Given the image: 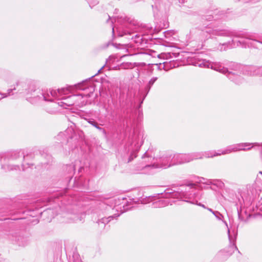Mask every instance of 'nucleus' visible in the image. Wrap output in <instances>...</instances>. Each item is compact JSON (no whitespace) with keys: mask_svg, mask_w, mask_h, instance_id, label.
<instances>
[{"mask_svg":"<svg viewBox=\"0 0 262 262\" xmlns=\"http://www.w3.org/2000/svg\"><path fill=\"white\" fill-rule=\"evenodd\" d=\"M210 155H212L211 152H207ZM206 152L204 155L201 153H193L189 154H177L170 155L162 157V167L163 168H167L171 166L178 164H182L185 163L189 162L194 159H198L205 157Z\"/></svg>","mask_w":262,"mask_h":262,"instance_id":"1","label":"nucleus"},{"mask_svg":"<svg viewBox=\"0 0 262 262\" xmlns=\"http://www.w3.org/2000/svg\"><path fill=\"white\" fill-rule=\"evenodd\" d=\"M193 65L196 67L211 68V69H213L214 70L226 75L229 79L233 81L235 83L237 84L242 83V79L240 76L232 72L228 71V70L223 67L220 62H211L206 60H202L195 61L193 62Z\"/></svg>","mask_w":262,"mask_h":262,"instance_id":"2","label":"nucleus"},{"mask_svg":"<svg viewBox=\"0 0 262 262\" xmlns=\"http://www.w3.org/2000/svg\"><path fill=\"white\" fill-rule=\"evenodd\" d=\"M253 146H262V143L259 144L258 143H239L235 145H232L228 147L226 149L224 150L222 152L219 151L218 152H215L213 155H210L209 153H206L205 157L206 158H212L216 156H220L221 155H225L231 153L232 152H235L239 150H248L251 149Z\"/></svg>","mask_w":262,"mask_h":262,"instance_id":"3","label":"nucleus"},{"mask_svg":"<svg viewBox=\"0 0 262 262\" xmlns=\"http://www.w3.org/2000/svg\"><path fill=\"white\" fill-rule=\"evenodd\" d=\"M165 194L171 195L172 197L178 198L179 200L184 202L190 203L191 204H196L205 209L207 207L201 203H198V201H194L195 198V193L193 192H188L186 191L172 192L171 190L168 189L166 191Z\"/></svg>","mask_w":262,"mask_h":262,"instance_id":"4","label":"nucleus"},{"mask_svg":"<svg viewBox=\"0 0 262 262\" xmlns=\"http://www.w3.org/2000/svg\"><path fill=\"white\" fill-rule=\"evenodd\" d=\"M67 91L64 89H58L57 90H47L46 93H42L40 91H39V95H37V101H52L53 98H57L62 95L66 94Z\"/></svg>","mask_w":262,"mask_h":262,"instance_id":"5","label":"nucleus"},{"mask_svg":"<svg viewBox=\"0 0 262 262\" xmlns=\"http://www.w3.org/2000/svg\"><path fill=\"white\" fill-rule=\"evenodd\" d=\"M162 158L158 160L155 159L149 154V151H146L142 157V166L141 168H144L148 167H152L154 168H163L162 166Z\"/></svg>","mask_w":262,"mask_h":262,"instance_id":"6","label":"nucleus"},{"mask_svg":"<svg viewBox=\"0 0 262 262\" xmlns=\"http://www.w3.org/2000/svg\"><path fill=\"white\" fill-rule=\"evenodd\" d=\"M20 86L25 87L26 95H31L33 96L30 100L31 102L33 103L37 101V95H39L38 91L40 90L36 89V85L35 82L29 81L27 83L26 82V83H22Z\"/></svg>","mask_w":262,"mask_h":262,"instance_id":"7","label":"nucleus"},{"mask_svg":"<svg viewBox=\"0 0 262 262\" xmlns=\"http://www.w3.org/2000/svg\"><path fill=\"white\" fill-rule=\"evenodd\" d=\"M199 32L201 39H205L213 37L214 35L225 36L227 35V33L225 31L213 30L210 28H206L204 30L199 31Z\"/></svg>","mask_w":262,"mask_h":262,"instance_id":"8","label":"nucleus"},{"mask_svg":"<svg viewBox=\"0 0 262 262\" xmlns=\"http://www.w3.org/2000/svg\"><path fill=\"white\" fill-rule=\"evenodd\" d=\"M168 189L170 190V189H169V188L166 189L165 190L164 193L162 194L163 197L165 198V199L159 200V201H156V202H155L154 203V205L155 207H165V206L168 205L169 204H170V202L168 200V198H171L177 199V198L172 197L171 195H167L165 194L166 191ZM171 191L176 192V191H172L171 189ZM178 199H179L178 198Z\"/></svg>","mask_w":262,"mask_h":262,"instance_id":"9","label":"nucleus"},{"mask_svg":"<svg viewBox=\"0 0 262 262\" xmlns=\"http://www.w3.org/2000/svg\"><path fill=\"white\" fill-rule=\"evenodd\" d=\"M79 96L71 95L67 97H62L61 99L62 101L59 103L60 106L66 108L68 106H70L75 104V102Z\"/></svg>","mask_w":262,"mask_h":262,"instance_id":"10","label":"nucleus"},{"mask_svg":"<svg viewBox=\"0 0 262 262\" xmlns=\"http://www.w3.org/2000/svg\"><path fill=\"white\" fill-rule=\"evenodd\" d=\"M89 89H90V91L89 93L88 94H80L78 95H73V96H79V98H77V100L75 102V104L77 106H82L83 105H85L86 103V102L84 101H82V99L84 97H85L86 98L90 97L91 96V94H93V92L94 91V89L93 87L91 86L90 88H88Z\"/></svg>","mask_w":262,"mask_h":262,"instance_id":"11","label":"nucleus"},{"mask_svg":"<svg viewBox=\"0 0 262 262\" xmlns=\"http://www.w3.org/2000/svg\"><path fill=\"white\" fill-rule=\"evenodd\" d=\"M246 73L250 76H262V67L250 66L246 68Z\"/></svg>","mask_w":262,"mask_h":262,"instance_id":"12","label":"nucleus"},{"mask_svg":"<svg viewBox=\"0 0 262 262\" xmlns=\"http://www.w3.org/2000/svg\"><path fill=\"white\" fill-rule=\"evenodd\" d=\"M22 83H26V82H19V81L17 82L16 83V84L14 85V88L10 89L8 90V91H7L8 95H10L11 93L14 90H16L17 93H19V94L24 93L25 94H26V91H25V87H23V86H20Z\"/></svg>","mask_w":262,"mask_h":262,"instance_id":"13","label":"nucleus"},{"mask_svg":"<svg viewBox=\"0 0 262 262\" xmlns=\"http://www.w3.org/2000/svg\"><path fill=\"white\" fill-rule=\"evenodd\" d=\"M143 135L142 133H139L138 135H136V134L135 133L134 135L133 144H135V146L136 147L141 146L142 145L143 143Z\"/></svg>","mask_w":262,"mask_h":262,"instance_id":"14","label":"nucleus"},{"mask_svg":"<svg viewBox=\"0 0 262 262\" xmlns=\"http://www.w3.org/2000/svg\"><path fill=\"white\" fill-rule=\"evenodd\" d=\"M2 168L4 169L5 171L17 170L19 169V166L17 165H3Z\"/></svg>","mask_w":262,"mask_h":262,"instance_id":"15","label":"nucleus"},{"mask_svg":"<svg viewBox=\"0 0 262 262\" xmlns=\"http://www.w3.org/2000/svg\"><path fill=\"white\" fill-rule=\"evenodd\" d=\"M88 122L90 124H91L92 125H93V126L95 127L96 128H97L98 130H99L100 131H102L103 133L105 134V130L102 128V127H100L99 125H98V124L94 120H93V119H88Z\"/></svg>","mask_w":262,"mask_h":262,"instance_id":"16","label":"nucleus"},{"mask_svg":"<svg viewBox=\"0 0 262 262\" xmlns=\"http://www.w3.org/2000/svg\"><path fill=\"white\" fill-rule=\"evenodd\" d=\"M158 78L156 77H152L148 82L147 84L146 85L145 87V90L147 92V93H148L151 87V86L154 84V83L156 82V81L157 80Z\"/></svg>","mask_w":262,"mask_h":262,"instance_id":"17","label":"nucleus"},{"mask_svg":"<svg viewBox=\"0 0 262 262\" xmlns=\"http://www.w3.org/2000/svg\"><path fill=\"white\" fill-rule=\"evenodd\" d=\"M113 217L114 216H110L107 218H102L101 220H99L98 223L99 225H100V224H102L105 225L106 224H107Z\"/></svg>","mask_w":262,"mask_h":262,"instance_id":"18","label":"nucleus"},{"mask_svg":"<svg viewBox=\"0 0 262 262\" xmlns=\"http://www.w3.org/2000/svg\"><path fill=\"white\" fill-rule=\"evenodd\" d=\"M84 215V214H81L80 216H78L77 215H73V216H72L71 218H72L73 220V222L77 223L78 221H82ZM71 222H72V221Z\"/></svg>","mask_w":262,"mask_h":262,"instance_id":"19","label":"nucleus"},{"mask_svg":"<svg viewBox=\"0 0 262 262\" xmlns=\"http://www.w3.org/2000/svg\"><path fill=\"white\" fill-rule=\"evenodd\" d=\"M23 156V158L25 159V156L24 155L23 153H21L20 151L19 152H15L14 153V156L12 158V159H17V158L19 157L20 156Z\"/></svg>","mask_w":262,"mask_h":262,"instance_id":"20","label":"nucleus"},{"mask_svg":"<svg viewBox=\"0 0 262 262\" xmlns=\"http://www.w3.org/2000/svg\"><path fill=\"white\" fill-rule=\"evenodd\" d=\"M213 214L216 217V218L217 219H218L219 220H222V218H223V216L222 215V214H221L218 211H215V212H213Z\"/></svg>","mask_w":262,"mask_h":262,"instance_id":"21","label":"nucleus"},{"mask_svg":"<svg viewBox=\"0 0 262 262\" xmlns=\"http://www.w3.org/2000/svg\"><path fill=\"white\" fill-rule=\"evenodd\" d=\"M131 63H126L124 64H122L120 66V69H127L130 67Z\"/></svg>","mask_w":262,"mask_h":262,"instance_id":"22","label":"nucleus"},{"mask_svg":"<svg viewBox=\"0 0 262 262\" xmlns=\"http://www.w3.org/2000/svg\"><path fill=\"white\" fill-rule=\"evenodd\" d=\"M135 157H136V154H134H134H132L130 156V157H129V160H128V162L131 161H132V160H133V159H134V158H135Z\"/></svg>","mask_w":262,"mask_h":262,"instance_id":"23","label":"nucleus"},{"mask_svg":"<svg viewBox=\"0 0 262 262\" xmlns=\"http://www.w3.org/2000/svg\"><path fill=\"white\" fill-rule=\"evenodd\" d=\"M254 43H261V42H259V41H257V40H253V43H251V46H253V47H257V46L254 44Z\"/></svg>","mask_w":262,"mask_h":262,"instance_id":"24","label":"nucleus"},{"mask_svg":"<svg viewBox=\"0 0 262 262\" xmlns=\"http://www.w3.org/2000/svg\"><path fill=\"white\" fill-rule=\"evenodd\" d=\"M228 237H229V241L231 242V236L230 235V230L229 229H228Z\"/></svg>","mask_w":262,"mask_h":262,"instance_id":"25","label":"nucleus"},{"mask_svg":"<svg viewBox=\"0 0 262 262\" xmlns=\"http://www.w3.org/2000/svg\"><path fill=\"white\" fill-rule=\"evenodd\" d=\"M208 210H209V211H210L211 212H212L213 214V212H214L215 211H213V210L211 208H206Z\"/></svg>","mask_w":262,"mask_h":262,"instance_id":"26","label":"nucleus"},{"mask_svg":"<svg viewBox=\"0 0 262 262\" xmlns=\"http://www.w3.org/2000/svg\"><path fill=\"white\" fill-rule=\"evenodd\" d=\"M103 68V67H102L100 70H99V71H98L97 74L100 72V71L102 70V69ZM96 75H97V74Z\"/></svg>","mask_w":262,"mask_h":262,"instance_id":"27","label":"nucleus"},{"mask_svg":"<svg viewBox=\"0 0 262 262\" xmlns=\"http://www.w3.org/2000/svg\"><path fill=\"white\" fill-rule=\"evenodd\" d=\"M188 186H191V187H193V186H194V184H190L189 185H188Z\"/></svg>","mask_w":262,"mask_h":262,"instance_id":"28","label":"nucleus"},{"mask_svg":"<svg viewBox=\"0 0 262 262\" xmlns=\"http://www.w3.org/2000/svg\"><path fill=\"white\" fill-rule=\"evenodd\" d=\"M22 167H23V169L24 170L25 169V164H23L22 165Z\"/></svg>","mask_w":262,"mask_h":262,"instance_id":"29","label":"nucleus"},{"mask_svg":"<svg viewBox=\"0 0 262 262\" xmlns=\"http://www.w3.org/2000/svg\"><path fill=\"white\" fill-rule=\"evenodd\" d=\"M2 95L3 96V97H7V95H6V94H2Z\"/></svg>","mask_w":262,"mask_h":262,"instance_id":"30","label":"nucleus"},{"mask_svg":"<svg viewBox=\"0 0 262 262\" xmlns=\"http://www.w3.org/2000/svg\"><path fill=\"white\" fill-rule=\"evenodd\" d=\"M245 37H246V38H247V39H251V38H250V36H246Z\"/></svg>","mask_w":262,"mask_h":262,"instance_id":"31","label":"nucleus"},{"mask_svg":"<svg viewBox=\"0 0 262 262\" xmlns=\"http://www.w3.org/2000/svg\"><path fill=\"white\" fill-rule=\"evenodd\" d=\"M75 262H82L81 260H77L75 261Z\"/></svg>","mask_w":262,"mask_h":262,"instance_id":"32","label":"nucleus"},{"mask_svg":"<svg viewBox=\"0 0 262 262\" xmlns=\"http://www.w3.org/2000/svg\"><path fill=\"white\" fill-rule=\"evenodd\" d=\"M80 89H82V90H85V89H84V88H80Z\"/></svg>","mask_w":262,"mask_h":262,"instance_id":"33","label":"nucleus"},{"mask_svg":"<svg viewBox=\"0 0 262 262\" xmlns=\"http://www.w3.org/2000/svg\"><path fill=\"white\" fill-rule=\"evenodd\" d=\"M225 223L226 225L227 226V223L226 222H225Z\"/></svg>","mask_w":262,"mask_h":262,"instance_id":"34","label":"nucleus"},{"mask_svg":"<svg viewBox=\"0 0 262 262\" xmlns=\"http://www.w3.org/2000/svg\"><path fill=\"white\" fill-rule=\"evenodd\" d=\"M259 173H260V174H262V171H260V172H259Z\"/></svg>","mask_w":262,"mask_h":262,"instance_id":"35","label":"nucleus"},{"mask_svg":"<svg viewBox=\"0 0 262 262\" xmlns=\"http://www.w3.org/2000/svg\"><path fill=\"white\" fill-rule=\"evenodd\" d=\"M113 32H114V28H112Z\"/></svg>","mask_w":262,"mask_h":262,"instance_id":"36","label":"nucleus"},{"mask_svg":"<svg viewBox=\"0 0 262 262\" xmlns=\"http://www.w3.org/2000/svg\"><path fill=\"white\" fill-rule=\"evenodd\" d=\"M235 248L237 250V247L236 246H235Z\"/></svg>","mask_w":262,"mask_h":262,"instance_id":"37","label":"nucleus"}]
</instances>
